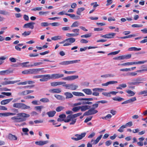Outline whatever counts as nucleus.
I'll use <instances>...</instances> for the list:
<instances>
[{
  "label": "nucleus",
  "instance_id": "1",
  "mask_svg": "<svg viewBox=\"0 0 147 147\" xmlns=\"http://www.w3.org/2000/svg\"><path fill=\"white\" fill-rule=\"evenodd\" d=\"M17 116L11 117V119L14 123H19L26 121V118L29 117L30 115L24 113H19L17 114Z\"/></svg>",
  "mask_w": 147,
  "mask_h": 147
},
{
  "label": "nucleus",
  "instance_id": "2",
  "mask_svg": "<svg viewBox=\"0 0 147 147\" xmlns=\"http://www.w3.org/2000/svg\"><path fill=\"white\" fill-rule=\"evenodd\" d=\"M144 81V78L141 77H138L133 79V81L134 82H128L127 84L129 86L132 85L138 86L140 84L143 83V81Z\"/></svg>",
  "mask_w": 147,
  "mask_h": 147
},
{
  "label": "nucleus",
  "instance_id": "3",
  "mask_svg": "<svg viewBox=\"0 0 147 147\" xmlns=\"http://www.w3.org/2000/svg\"><path fill=\"white\" fill-rule=\"evenodd\" d=\"M13 107L15 108L20 109L22 110L30 109V107L22 103H14Z\"/></svg>",
  "mask_w": 147,
  "mask_h": 147
},
{
  "label": "nucleus",
  "instance_id": "4",
  "mask_svg": "<svg viewBox=\"0 0 147 147\" xmlns=\"http://www.w3.org/2000/svg\"><path fill=\"white\" fill-rule=\"evenodd\" d=\"M146 61H139L138 62H127L121 64H118V65L125 66L129 65H133L140 64L144 63H145L147 62Z\"/></svg>",
  "mask_w": 147,
  "mask_h": 147
},
{
  "label": "nucleus",
  "instance_id": "5",
  "mask_svg": "<svg viewBox=\"0 0 147 147\" xmlns=\"http://www.w3.org/2000/svg\"><path fill=\"white\" fill-rule=\"evenodd\" d=\"M86 134V132L82 133L80 134H76L74 135V136L77 138L71 137V139L74 141H78L82 140L85 136Z\"/></svg>",
  "mask_w": 147,
  "mask_h": 147
},
{
  "label": "nucleus",
  "instance_id": "6",
  "mask_svg": "<svg viewBox=\"0 0 147 147\" xmlns=\"http://www.w3.org/2000/svg\"><path fill=\"white\" fill-rule=\"evenodd\" d=\"M4 80L5 81L4 82H2L1 84L2 85H6L9 84H13L14 83L19 82L20 80H18L14 81H10L8 78H5Z\"/></svg>",
  "mask_w": 147,
  "mask_h": 147
},
{
  "label": "nucleus",
  "instance_id": "7",
  "mask_svg": "<svg viewBox=\"0 0 147 147\" xmlns=\"http://www.w3.org/2000/svg\"><path fill=\"white\" fill-rule=\"evenodd\" d=\"M76 40L73 38H70L65 39V42L63 45L64 46H68L71 45L72 43L75 41Z\"/></svg>",
  "mask_w": 147,
  "mask_h": 147
},
{
  "label": "nucleus",
  "instance_id": "8",
  "mask_svg": "<svg viewBox=\"0 0 147 147\" xmlns=\"http://www.w3.org/2000/svg\"><path fill=\"white\" fill-rule=\"evenodd\" d=\"M47 76H48V77L50 78V79H56L63 77L64 75L59 74H52L51 75L49 74V75Z\"/></svg>",
  "mask_w": 147,
  "mask_h": 147
},
{
  "label": "nucleus",
  "instance_id": "9",
  "mask_svg": "<svg viewBox=\"0 0 147 147\" xmlns=\"http://www.w3.org/2000/svg\"><path fill=\"white\" fill-rule=\"evenodd\" d=\"M79 60H75L73 61H66L62 62L59 63V64L62 65H67L70 64H74L78 63Z\"/></svg>",
  "mask_w": 147,
  "mask_h": 147
},
{
  "label": "nucleus",
  "instance_id": "10",
  "mask_svg": "<svg viewBox=\"0 0 147 147\" xmlns=\"http://www.w3.org/2000/svg\"><path fill=\"white\" fill-rule=\"evenodd\" d=\"M115 34V33L111 32L104 35H101L100 36L105 38H113Z\"/></svg>",
  "mask_w": 147,
  "mask_h": 147
},
{
  "label": "nucleus",
  "instance_id": "11",
  "mask_svg": "<svg viewBox=\"0 0 147 147\" xmlns=\"http://www.w3.org/2000/svg\"><path fill=\"white\" fill-rule=\"evenodd\" d=\"M79 77L78 76L74 75L70 76H68L66 77L63 78L62 79L64 80H67L72 81L78 78Z\"/></svg>",
  "mask_w": 147,
  "mask_h": 147
},
{
  "label": "nucleus",
  "instance_id": "12",
  "mask_svg": "<svg viewBox=\"0 0 147 147\" xmlns=\"http://www.w3.org/2000/svg\"><path fill=\"white\" fill-rule=\"evenodd\" d=\"M43 68H36V69H29L30 74H38L39 72L41 71Z\"/></svg>",
  "mask_w": 147,
  "mask_h": 147
},
{
  "label": "nucleus",
  "instance_id": "13",
  "mask_svg": "<svg viewBox=\"0 0 147 147\" xmlns=\"http://www.w3.org/2000/svg\"><path fill=\"white\" fill-rule=\"evenodd\" d=\"M35 24V23L34 22H29L25 24L23 26L24 28H29L31 29H33L34 28V25Z\"/></svg>",
  "mask_w": 147,
  "mask_h": 147
},
{
  "label": "nucleus",
  "instance_id": "14",
  "mask_svg": "<svg viewBox=\"0 0 147 147\" xmlns=\"http://www.w3.org/2000/svg\"><path fill=\"white\" fill-rule=\"evenodd\" d=\"M65 84L66 82H51V86L55 87Z\"/></svg>",
  "mask_w": 147,
  "mask_h": 147
},
{
  "label": "nucleus",
  "instance_id": "15",
  "mask_svg": "<svg viewBox=\"0 0 147 147\" xmlns=\"http://www.w3.org/2000/svg\"><path fill=\"white\" fill-rule=\"evenodd\" d=\"M48 142V141H40L36 142L35 143L37 145L42 146L47 144Z\"/></svg>",
  "mask_w": 147,
  "mask_h": 147
},
{
  "label": "nucleus",
  "instance_id": "16",
  "mask_svg": "<svg viewBox=\"0 0 147 147\" xmlns=\"http://www.w3.org/2000/svg\"><path fill=\"white\" fill-rule=\"evenodd\" d=\"M49 92L51 93H59L61 92L60 88L51 89L49 90Z\"/></svg>",
  "mask_w": 147,
  "mask_h": 147
},
{
  "label": "nucleus",
  "instance_id": "17",
  "mask_svg": "<svg viewBox=\"0 0 147 147\" xmlns=\"http://www.w3.org/2000/svg\"><path fill=\"white\" fill-rule=\"evenodd\" d=\"M82 113H79L73 115H69L67 116V118L71 119H74L75 118L78 117L82 114Z\"/></svg>",
  "mask_w": 147,
  "mask_h": 147
},
{
  "label": "nucleus",
  "instance_id": "18",
  "mask_svg": "<svg viewBox=\"0 0 147 147\" xmlns=\"http://www.w3.org/2000/svg\"><path fill=\"white\" fill-rule=\"evenodd\" d=\"M80 107V109H81V111H84L88 110L90 108V106L88 105H85Z\"/></svg>",
  "mask_w": 147,
  "mask_h": 147
},
{
  "label": "nucleus",
  "instance_id": "19",
  "mask_svg": "<svg viewBox=\"0 0 147 147\" xmlns=\"http://www.w3.org/2000/svg\"><path fill=\"white\" fill-rule=\"evenodd\" d=\"M82 91L88 95H90L92 94V92L90 89H84L82 90Z\"/></svg>",
  "mask_w": 147,
  "mask_h": 147
},
{
  "label": "nucleus",
  "instance_id": "20",
  "mask_svg": "<svg viewBox=\"0 0 147 147\" xmlns=\"http://www.w3.org/2000/svg\"><path fill=\"white\" fill-rule=\"evenodd\" d=\"M64 95L65 96V98L66 99L71 98L73 97V94L71 93L68 92H65Z\"/></svg>",
  "mask_w": 147,
  "mask_h": 147
},
{
  "label": "nucleus",
  "instance_id": "21",
  "mask_svg": "<svg viewBox=\"0 0 147 147\" xmlns=\"http://www.w3.org/2000/svg\"><path fill=\"white\" fill-rule=\"evenodd\" d=\"M8 138L9 139L11 140H17V137L15 135L11 134H9Z\"/></svg>",
  "mask_w": 147,
  "mask_h": 147
},
{
  "label": "nucleus",
  "instance_id": "22",
  "mask_svg": "<svg viewBox=\"0 0 147 147\" xmlns=\"http://www.w3.org/2000/svg\"><path fill=\"white\" fill-rule=\"evenodd\" d=\"M13 99L12 98L9 99H5L2 100L1 102V103L2 105L7 104L10 102Z\"/></svg>",
  "mask_w": 147,
  "mask_h": 147
},
{
  "label": "nucleus",
  "instance_id": "23",
  "mask_svg": "<svg viewBox=\"0 0 147 147\" xmlns=\"http://www.w3.org/2000/svg\"><path fill=\"white\" fill-rule=\"evenodd\" d=\"M54 96L58 100H65V98L61 95H58V94H55Z\"/></svg>",
  "mask_w": 147,
  "mask_h": 147
},
{
  "label": "nucleus",
  "instance_id": "24",
  "mask_svg": "<svg viewBox=\"0 0 147 147\" xmlns=\"http://www.w3.org/2000/svg\"><path fill=\"white\" fill-rule=\"evenodd\" d=\"M46 76L45 77H42L41 78H42L40 79V81L41 82H46L47 81L49 80L50 79V78L48 77L47 76L49 75V74L44 75Z\"/></svg>",
  "mask_w": 147,
  "mask_h": 147
},
{
  "label": "nucleus",
  "instance_id": "25",
  "mask_svg": "<svg viewBox=\"0 0 147 147\" xmlns=\"http://www.w3.org/2000/svg\"><path fill=\"white\" fill-rule=\"evenodd\" d=\"M56 113V112L55 111H53L47 112V114L48 115L49 117H52L54 116Z\"/></svg>",
  "mask_w": 147,
  "mask_h": 147
},
{
  "label": "nucleus",
  "instance_id": "26",
  "mask_svg": "<svg viewBox=\"0 0 147 147\" xmlns=\"http://www.w3.org/2000/svg\"><path fill=\"white\" fill-rule=\"evenodd\" d=\"M72 93L73 95L76 96H85L84 94L81 92H72Z\"/></svg>",
  "mask_w": 147,
  "mask_h": 147
},
{
  "label": "nucleus",
  "instance_id": "27",
  "mask_svg": "<svg viewBox=\"0 0 147 147\" xmlns=\"http://www.w3.org/2000/svg\"><path fill=\"white\" fill-rule=\"evenodd\" d=\"M11 71L8 70L2 71H1V75H7L11 73Z\"/></svg>",
  "mask_w": 147,
  "mask_h": 147
},
{
  "label": "nucleus",
  "instance_id": "28",
  "mask_svg": "<svg viewBox=\"0 0 147 147\" xmlns=\"http://www.w3.org/2000/svg\"><path fill=\"white\" fill-rule=\"evenodd\" d=\"M84 10L85 8L84 7H81L78 8L76 11L77 14L79 15H80L81 12Z\"/></svg>",
  "mask_w": 147,
  "mask_h": 147
},
{
  "label": "nucleus",
  "instance_id": "29",
  "mask_svg": "<svg viewBox=\"0 0 147 147\" xmlns=\"http://www.w3.org/2000/svg\"><path fill=\"white\" fill-rule=\"evenodd\" d=\"M126 92L128 94H129V95L128 96H134L135 94V93L131 90H126Z\"/></svg>",
  "mask_w": 147,
  "mask_h": 147
},
{
  "label": "nucleus",
  "instance_id": "30",
  "mask_svg": "<svg viewBox=\"0 0 147 147\" xmlns=\"http://www.w3.org/2000/svg\"><path fill=\"white\" fill-rule=\"evenodd\" d=\"M141 49L140 48H137L135 47H131L129 48L128 49V50L129 51H139L141 50Z\"/></svg>",
  "mask_w": 147,
  "mask_h": 147
},
{
  "label": "nucleus",
  "instance_id": "31",
  "mask_svg": "<svg viewBox=\"0 0 147 147\" xmlns=\"http://www.w3.org/2000/svg\"><path fill=\"white\" fill-rule=\"evenodd\" d=\"M115 76V75L111 74H107L105 75H102L101 76L102 78H106L109 77H114Z\"/></svg>",
  "mask_w": 147,
  "mask_h": 147
},
{
  "label": "nucleus",
  "instance_id": "32",
  "mask_svg": "<svg viewBox=\"0 0 147 147\" xmlns=\"http://www.w3.org/2000/svg\"><path fill=\"white\" fill-rule=\"evenodd\" d=\"M78 87V86L76 84H71L70 90H75Z\"/></svg>",
  "mask_w": 147,
  "mask_h": 147
},
{
  "label": "nucleus",
  "instance_id": "33",
  "mask_svg": "<svg viewBox=\"0 0 147 147\" xmlns=\"http://www.w3.org/2000/svg\"><path fill=\"white\" fill-rule=\"evenodd\" d=\"M62 38V37L60 36H53L51 38L52 40H60Z\"/></svg>",
  "mask_w": 147,
  "mask_h": 147
},
{
  "label": "nucleus",
  "instance_id": "34",
  "mask_svg": "<svg viewBox=\"0 0 147 147\" xmlns=\"http://www.w3.org/2000/svg\"><path fill=\"white\" fill-rule=\"evenodd\" d=\"M113 100L115 101H120L122 100H124V99L119 97H116L113 98Z\"/></svg>",
  "mask_w": 147,
  "mask_h": 147
},
{
  "label": "nucleus",
  "instance_id": "35",
  "mask_svg": "<svg viewBox=\"0 0 147 147\" xmlns=\"http://www.w3.org/2000/svg\"><path fill=\"white\" fill-rule=\"evenodd\" d=\"M18 94L19 96H22L27 95V92L26 90L22 91L21 92H19L18 93Z\"/></svg>",
  "mask_w": 147,
  "mask_h": 147
},
{
  "label": "nucleus",
  "instance_id": "36",
  "mask_svg": "<svg viewBox=\"0 0 147 147\" xmlns=\"http://www.w3.org/2000/svg\"><path fill=\"white\" fill-rule=\"evenodd\" d=\"M90 111L91 115H93L97 113L98 111L94 109V108H91L89 109Z\"/></svg>",
  "mask_w": 147,
  "mask_h": 147
},
{
  "label": "nucleus",
  "instance_id": "37",
  "mask_svg": "<svg viewBox=\"0 0 147 147\" xmlns=\"http://www.w3.org/2000/svg\"><path fill=\"white\" fill-rule=\"evenodd\" d=\"M125 128V126L124 125H122L117 130V131L121 133H122L124 131V128Z\"/></svg>",
  "mask_w": 147,
  "mask_h": 147
},
{
  "label": "nucleus",
  "instance_id": "38",
  "mask_svg": "<svg viewBox=\"0 0 147 147\" xmlns=\"http://www.w3.org/2000/svg\"><path fill=\"white\" fill-rule=\"evenodd\" d=\"M80 25L79 23L77 21L74 22L71 26V28L78 26Z\"/></svg>",
  "mask_w": 147,
  "mask_h": 147
},
{
  "label": "nucleus",
  "instance_id": "39",
  "mask_svg": "<svg viewBox=\"0 0 147 147\" xmlns=\"http://www.w3.org/2000/svg\"><path fill=\"white\" fill-rule=\"evenodd\" d=\"M79 29H74L72 30V32L75 33H74V34H77L76 35V36H77L79 34Z\"/></svg>",
  "mask_w": 147,
  "mask_h": 147
},
{
  "label": "nucleus",
  "instance_id": "40",
  "mask_svg": "<svg viewBox=\"0 0 147 147\" xmlns=\"http://www.w3.org/2000/svg\"><path fill=\"white\" fill-rule=\"evenodd\" d=\"M40 101L43 102H49V100L48 98H45L40 99Z\"/></svg>",
  "mask_w": 147,
  "mask_h": 147
},
{
  "label": "nucleus",
  "instance_id": "41",
  "mask_svg": "<svg viewBox=\"0 0 147 147\" xmlns=\"http://www.w3.org/2000/svg\"><path fill=\"white\" fill-rule=\"evenodd\" d=\"M44 108L43 106H36L35 107V109L36 110L39 111L40 112H41V109Z\"/></svg>",
  "mask_w": 147,
  "mask_h": 147
},
{
  "label": "nucleus",
  "instance_id": "42",
  "mask_svg": "<svg viewBox=\"0 0 147 147\" xmlns=\"http://www.w3.org/2000/svg\"><path fill=\"white\" fill-rule=\"evenodd\" d=\"M135 36L136 35L135 34H131L126 36L122 37H120V38L122 39H125L126 38H130L132 37H135Z\"/></svg>",
  "mask_w": 147,
  "mask_h": 147
},
{
  "label": "nucleus",
  "instance_id": "43",
  "mask_svg": "<svg viewBox=\"0 0 147 147\" xmlns=\"http://www.w3.org/2000/svg\"><path fill=\"white\" fill-rule=\"evenodd\" d=\"M88 100H84L82 101L83 105H91L92 104V102H89Z\"/></svg>",
  "mask_w": 147,
  "mask_h": 147
},
{
  "label": "nucleus",
  "instance_id": "44",
  "mask_svg": "<svg viewBox=\"0 0 147 147\" xmlns=\"http://www.w3.org/2000/svg\"><path fill=\"white\" fill-rule=\"evenodd\" d=\"M64 109V107H63L59 106L56 108V110L57 112H60Z\"/></svg>",
  "mask_w": 147,
  "mask_h": 147
},
{
  "label": "nucleus",
  "instance_id": "45",
  "mask_svg": "<svg viewBox=\"0 0 147 147\" xmlns=\"http://www.w3.org/2000/svg\"><path fill=\"white\" fill-rule=\"evenodd\" d=\"M42 64V62H35L34 63L33 65H30V67H32L33 66H37L39 65Z\"/></svg>",
  "mask_w": 147,
  "mask_h": 147
},
{
  "label": "nucleus",
  "instance_id": "46",
  "mask_svg": "<svg viewBox=\"0 0 147 147\" xmlns=\"http://www.w3.org/2000/svg\"><path fill=\"white\" fill-rule=\"evenodd\" d=\"M63 86L65 87V88L68 89H70L71 84H64Z\"/></svg>",
  "mask_w": 147,
  "mask_h": 147
},
{
  "label": "nucleus",
  "instance_id": "47",
  "mask_svg": "<svg viewBox=\"0 0 147 147\" xmlns=\"http://www.w3.org/2000/svg\"><path fill=\"white\" fill-rule=\"evenodd\" d=\"M80 109V107L79 106L74 107L72 109V110L74 112H76L78 111Z\"/></svg>",
  "mask_w": 147,
  "mask_h": 147
},
{
  "label": "nucleus",
  "instance_id": "48",
  "mask_svg": "<svg viewBox=\"0 0 147 147\" xmlns=\"http://www.w3.org/2000/svg\"><path fill=\"white\" fill-rule=\"evenodd\" d=\"M91 36V33L88 34H86L82 35L81 36V38H87L90 37Z\"/></svg>",
  "mask_w": 147,
  "mask_h": 147
},
{
  "label": "nucleus",
  "instance_id": "49",
  "mask_svg": "<svg viewBox=\"0 0 147 147\" xmlns=\"http://www.w3.org/2000/svg\"><path fill=\"white\" fill-rule=\"evenodd\" d=\"M120 51V50H119L117 51H114L113 52H111L108 54V55H115L118 54Z\"/></svg>",
  "mask_w": 147,
  "mask_h": 147
},
{
  "label": "nucleus",
  "instance_id": "50",
  "mask_svg": "<svg viewBox=\"0 0 147 147\" xmlns=\"http://www.w3.org/2000/svg\"><path fill=\"white\" fill-rule=\"evenodd\" d=\"M31 33V32L30 31H25L23 33H22V35L23 36H25L28 35H29Z\"/></svg>",
  "mask_w": 147,
  "mask_h": 147
},
{
  "label": "nucleus",
  "instance_id": "51",
  "mask_svg": "<svg viewBox=\"0 0 147 147\" xmlns=\"http://www.w3.org/2000/svg\"><path fill=\"white\" fill-rule=\"evenodd\" d=\"M71 121L69 123V124L70 125H74L76 122V119H71Z\"/></svg>",
  "mask_w": 147,
  "mask_h": 147
},
{
  "label": "nucleus",
  "instance_id": "52",
  "mask_svg": "<svg viewBox=\"0 0 147 147\" xmlns=\"http://www.w3.org/2000/svg\"><path fill=\"white\" fill-rule=\"evenodd\" d=\"M133 125L132 122L131 121L127 123L125 125H124V126H125V128H126L127 126L131 127Z\"/></svg>",
  "mask_w": 147,
  "mask_h": 147
},
{
  "label": "nucleus",
  "instance_id": "53",
  "mask_svg": "<svg viewBox=\"0 0 147 147\" xmlns=\"http://www.w3.org/2000/svg\"><path fill=\"white\" fill-rule=\"evenodd\" d=\"M30 69L26 70L22 72V73L24 74H30Z\"/></svg>",
  "mask_w": 147,
  "mask_h": 147
},
{
  "label": "nucleus",
  "instance_id": "54",
  "mask_svg": "<svg viewBox=\"0 0 147 147\" xmlns=\"http://www.w3.org/2000/svg\"><path fill=\"white\" fill-rule=\"evenodd\" d=\"M137 74V73L132 72L131 73H129L127 74V76H136Z\"/></svg>",
  "mask_w": 147,
  "mask_h": 147
},
{
  "label": "nucleus",
  "instance_id": "55",
  "mask_svg": "<svg viewBox=\"0 0 147 147\" xmlns=\"http://www.w3.org/2000/svg\"><path fill=\"white\" fill-rule=\"evenodd\" d=\"M143 26V25L142 24H133L131 25V26L132 27L134 28H137V27H142Z\"/></svg>",
  "mask_w": 147,
  "mask_h": 147
},
{
  "label": "nucleus",
  "instance_id": "56",
  "mask_svg": "<svg viewBox=\"0 0 147 147\" xmlns=\"http://www.w3.org/2000/svg\"><path fill=\"white\" fill-rule=\"evenodd\" d=\"M90 5L91 6L93 5V7L95 8L99 5L97 4V2H95L91 3Z\"/></svg>",
  "mask_w": 147,
  "mask_h": 147
},
{
  "label": "nucleus",
  "instance_id": "57",
  "mask_svg": "<svg viewBox=\"0 0 147 147\" xmlns=\"http://www.w3.org/2000/svg\"><path fill=\"white\" fill-rule=\"evenodd\" d=\"M29 63V62H28V61L26 62H25L23 63H22V64H21L22 65V66L23 67H30V65H26L28 63Z\"/></svg>",
  "mask_w": 147,
  "mask_h": 147
},
{
  "label": "nucleus",
  "instance_id": "58",
  "mask_svg": "<svg viewBox=\"0 0 147 147\" xmlns=\"http://www.w3.org/2000/svg\"><path fill=\"white\" fill-rule=\"evenodd\" d=\"M40 25L42 26H47L50 25V24L47 22H42L41 23Z\"/></svg>",
  "mask_w": 147,
  "mask_h": 147
},
{
  "label": "nucleus",
  "instance_id": "59",
  "mask_svg": "<svg viewBox=\"0 0 147 147\" xmlns=\"http://www.w3.org/2000/svg\"><path fill=\"white\" fill-rule=\"evenodd\" d=\"M64 73L66 74H74L76 72V71H67L66 70H64Z\"/></svg>",
  "mask_w": 147,
  "mask_h": 147
},
{
  "label": "nucleus",
  "instance_id": "60",
  "mask_svg": "<svg viewBox=\"0 0 147 147\" xmlns=\"http://www.w3.org/2000/svg\"><path fill=\"white\" fill-rule=\"evenodd\" d=\"M77 34H74V33L70 34L67 33L66 34V36L68 37H74L76 36Z\"/></svg>",
  "mask_w": 147,
  "mask_h": 147
},
{
  "label": "nucleus",
  "instance_id": "61",
  "mask_svg": "<svg viewBox=\"0 0 147 147\" xmlns=\"http://www.w3.org/2000/svg\"><path fill=\"white\" fill-rule=\"evenodd\" d=\"M91 115L90 111L89 110L88 111L86 112L83 114V116H88Z\"/></svg>",
  "mask_w": 147,
  "mask_h": 147
},
{
  "label": "nucleus",
  "instance_id": "62",
  "mask_svg": "<svg viewBox=\"0 0 147 147\" xmlns=\"http://www.w3.org/2000/svg\"><path fill=\"white\" fill-rule=\"evenodd\" d=\"M125 59H130L131 58V54H127L126 55H124Z\"/></svg>",
  "mask_w": 147,
  "mask_h": 147
},
{
  "label": "nucleus",
  "instance_id": "63",
  "mask_svg": "<svg viewBox=\"0 0 147 147\" xmlns=\"http://www.w3.org/2000/svg\"><path fill=\"white\" fill-rule=\"evenodd\" d=\"M136 100V97H134L132 98L129 99V100L130 103Z\"/></svg>",
  "mask_w": 147,
  "mask_h": 147
},
{
  "label": "nucleus",
  "instance_id": "64",
  "mask_svg": "<svg viewBox=\"0 0 147 147\" xmlns=\"http://www.w3.org/2000/svg\"><path fill=\"white\" fill-rule=\"evenodd\" d=\"M143 94H145L144 95L147 94V90L142 91L139 93V95H142Z\"/></svg>",
  "mask_w": 147,
  "mask_h": 147
}]
</instances>
